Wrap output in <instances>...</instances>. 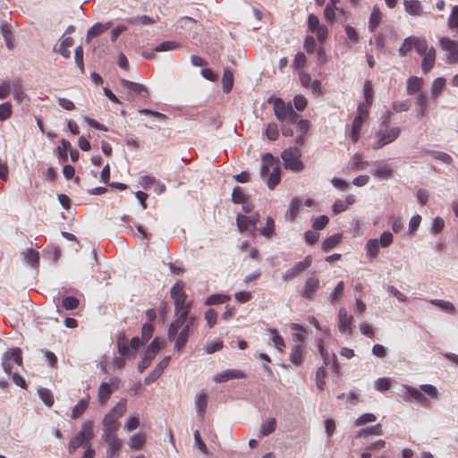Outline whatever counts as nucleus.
I'll return each mask as SVG.
<instances>
[{
    "label": "nucleus",
    "instance_id": "f257e3e1",
    "mask_svg": "<svg viewBox=\"0 0 458 458\" xmlns=\"http://www.w3.org/2000/svg\"><path fill=\"white\" fill-rule=\"evenodd\" d=\"M196 318L188 315L184 318H175L169 325L167 339L174 342V351L181 352L186 345L191 332L194 329Z\"/></svg>",
    "mask_w": 458,
    "mask_h": 458
},
{
    "label": "nucleus",
    "instance_id": "f03ea898",
    "mask_svg": "<svg viewBox=\"0 0 458 458\" xmlns=\"http://www.w3.org/2000/svg\"><path fill=\"white\" fill-rule=\"evenodd\" d=\"M403 393L402 396L405 402L414 401L421 407L427 409L431 407V403L429 400L425 396V394L433 400L439 399V393L437 388L431 384L420 385V388H416L409 385H403Z\"/></svg>",
    "mask_w": 458,
    "mask_h": 458
},
{
    "label": "nucleus",
    "instance_id": "7ed1b4c3",
    "mask_svg": "<svg viewBox=\"0 0 458 458\" xmlns=\"http://www.w3.org/2000/svg\"><path fill=\"white\" fill-rule=\"evenodd\" d=\"M390 122L391 113L386 112L381 117V122L376 133L375 141L372 144L373 149H380L394 142L400 136L402 131L401 128L397 126L391 127Z\"/></svg>",
    "mask_w": 458,
    "mask_h": 458
},
{
    "label": "nucleus",
    "instance_id": "20e7f679",
    "mask_svg": "<svg viewBox=\"0 0 458 458\" xmlns=\"http://www.w3.org/2000/svg\"><path fill=\"white\" fill-rule=\"evenodd\" d=\"M267 102L273 105L275 116L281 124H293L299 119V114L291 102H284L282 98L274 97H269Z\"/></svg>",
    "mask_w": 458,
    "mask_h": 458
},
{
    "label": "nucleus",
    "instance_id": "39448f33",
    "mask_svg": "<svg viewBox=\"0 0 458 458\" xmlns=\"http://www.w3.org/2000/svg\"><path fill=\"white\" fill-rule=\"evenodd\" d=\"M126 409V400L122 399L104 416L102 420V436L116 435L115 432L120 427L119 420L125 413Z\"/></svg>",
    "mask_w": 458,
    "mask_h": 458
},
{
    "label": "nucleus",
    "instance_id": "423d86ee",
    "mask_svg": "<svg viewBox=\"0 0 458 458\" xmlns=\"http://www.w3.org/2000/svg\"><path fill=\"white\" fill-rule=\"evenodd\" d=\"M170 296L174 301L176 318H182L190 315L191 303H186L187 295L184 292V283L182 281H177L172 286Z\"/></svg>",
    "mask_w": 458,
    "mask_h": 458
},
{
    "label": "nucleus",
    "instance_id": "0eeeda50",
    "mask_svg": "<svg viewBox=\"0 0 458 458\" xmlns=\"http://www.w3.org/2000/svg\"><path fill=\"white\" fill-rule=\"evenodd\" d=\"M93 437L92 422L90 420L83 422L81 430L69 442V453L73 454L80 446L89 443Z\"/></svg>",
    "mask_w": 458,
    "mask_h": 458
},
{
    "label": "nucleus",
    "instance_id": "6e6552de",
    "mask_svg": "<svg viewBox=\"0 0 458 458\" xmlns=\"http://www.w3.org/2000/svg\"><path fill=\"white\" fill-rule=\"evenodd\" d=\"M301 156V150L297 147L284 149L281 154L284 168L295 173L301 172L304 167Z\"/></svg>",
    "mask_w": 458,
    "mask_h": 458
},
{
    "label": "nucleus",
    "instance_id": "1a4fd4ad",
    "mask_svg": "<svg viewBox=\"0 0 458 458\" xmlns=\"http://www.w3.org/2000/svg\"><path fill=\"white\" fill-rule=\"evenodd\" d=\"M22 363L21 350L13 348L6 351L2 357V366L4 371L11 375L13 365L21 366Z\"/></svg>",
    "mask_w": 458,
    "mask_h": 458
},
{
    "label": "nucleus",
    "instance_id": "9d476101",
    "mask_svg": "<svg viewBox=\"0 0 458 458\" xmlns=\"http://www.w3.org/2000/svg\"><path fill=\"white\" fill-rule=\"evenodd\" d=\"M119 384L120 379L116 377H111L108 382L100 384L98 390V399L100 404L106 403L111 394L119 388Z\"/></svg>",
    "mask_w": 458,
    "mask_h": 458
},
{
    "label": "nucleus",
    "instance_id": "9b49d317",
    "mask_svg": "<svg viewBox=\"0 0 458 458\" xmlns=\"http://www.w3.org/2000/svg\"><path fill=\"white\" fill-rule=\"evenodd\" d=\"M160 348V342L158 341L157 338H155L148 346L146 352L142 356L141 360L138 363L137 368L140 373L150 366L152 360L155 359Z\"/></svg>",
    "mask_w": 458,
    "mask_h": 458
},
{
    "label": "nucleus",
    "instance_id": "f8f14e48",
    "mask_svg": "<svg viewBox=\"0 0 458 458\" xmlns=\"http://www.w3.org/2000/svg\"><path fill=\"white\" fill-rule=\"evenodd\" d=\"M312 263V257L308 255L304 258L303 260L297 262L293 267L287 269L282 276V279L284 281H291L292 279L297 277L301 273L306 270L309 267H310Z\"/></svg>",
    "mask_w": 458,
    "mask_h": 458
},
{
    "label": "nucleus",
    "instance_id": "ddd939ff",
    "mask_svg": "<svg viewBox=\"0 0 458 458\" xmlns=\"http://www.w3.org/2000/svg\"><path fill=\"white\" fill-rule=\"evenodd\" d=\"M439 45L444 51L448 53L446 63L454 64L458 61V42L449 38H441Z\"/></svg>",
    "mask_w": 458,
    "mask_h": 458
},
{
    "label": "nucleus",
    "instance_id": "4468645a",
    "mask_svg": "<svg viewBox=\"0 0 458 458\" xmlns=\"http://www.w3.org/2000/svg\"><path fill=\"white\" fill-rule=\"evenodd\" d=\"M103 441L107 445L106 456L107 458H117L120 456V450L123 445V441L117 437L116 435L101 436Z\"/></svg>",
    "mask_w": 458,
    "mask_h": 458
},
{
    "label": "nucleus",
    "instance_id": "2eb2a0df",
    "mask_svg": "<svg viewBox=\"0 0 458 458\" xmlns=\"http://www.w3.org/2000/svg\"><path fill=\"white\" fill-rule=\"evenodd\" d=\"M353 317L341 308L338 311V329L342 334L352 335Z\"/></svg>",
    "mask_w": 458,
    "mask_h": 458
},
{
    "label": "nucleus",
    "instance_id": "dca6fc26",
    "mask_svg": "<svg viewBox=\"0 0 458 458\" xmlns=\"http://www.w3.org/2000/svg\"><path fill=\"white\" fill-rule=\"evenodd\" d=\"M259 219V214L254 213L250 216L245 215L238 214L236 217V224L240 232L248 231L250 229H254L256 227V224Z\"/></svg>",
    "mask_w": 458,
    "mask_h": 458
},
{
    "label": "nucleus",
    "instance_id": "f3484780",
    "mask_svg": "<svg viewBox=\"0 0 458 458\" xmlns=\"http://www.w3.org/2000/svg\"><path fill=\"white\" fill-rule=\"evenodd\" d=\"M246 377L245 373L239 369H226L214 376L213 380L216 383H225L230 379H240Z\"/></svg>",
    "mask_w": 458,
    "mask_h": 458
},
{
    "label": "nucleus",
    "instance_id": "a211bd4d",
    "mask_svg": "<svg viewBox=\"0 0 458 458\" xmlns=\"http://www.w3.org/2000/svg\"><path fill=\"white\" fill-rule=\"evenodd\" d=\"M170 356H165L161 361H159L156 368L145 377L144 383L146 385H148L156 381L166 369L170 362Z\"/></svg>",
    "mask_w": 458,
    "mask_h": 458
},
{
    "label": "nucleus",
    "instance_id": "6ab92c4d",
    "mask_svg": "<svg viewBox=\"0 0 458 458\" xmlns=\"http://www.w3.org/2000/svg\"><path fill=\"white\" fill-rule=\"evenodd\" d=\"M120 83L123 87L129 89L130 92L128 94V99H131V93H135V94L140 95L144 98H146L148 95V89L142 84L132 82V81H130L125 79H122L120 81Z\"/></svg>",
    "mask_w": 458,
    "mask_h": 458
},
{
    "label": "nucleus",
    "instance_id": "aec40b11",
    "mask_svg": "<svg viewBox=\"0 0 458 458\" xmlns=\"http://www.w3.org/2000/svg\"><path fill=\"white\" fill-rule=\"evenodd\" d=\"M21 257L23 261V263L29 265L30 267L33 268H38L39 266V253L29 248L25 250L24 251L21 252Z\"/></svg>",
    "mask_w": 458,
    "mask_h": 458
},
{
    "label": "nucleus",
    "instance_id": "412c9836",
    "mask_svg": "<svg viewBox=\"0 0 458 458\" xmlns=\"http://www.w3.org/2000/svg\"><path fill=\"white\" fill-rule=\"evenodd\" d=\"M319 287V280L316 277H310L306 280L301 292V296L305 299L311 300L314 293Z\"/></svg>",
    "mask_w": 458,
    "mask_h": 458
},
{
    "label": "nucleus",
    "instance_id": "4be33fe9",
    "mask_svg": "<svg viewBox=\"0 0 458 458\" xmlns=\"http://www.w3.org/2000/svg\"><path fill=\"white\" fill-rule=\"evenodd\" d=\"M404 10L412 16H422L424 14L422 5L419 0H405Z\"/></svg>",
    "mask_w": 458,
    "mask_h": 458
},
{
    "label": "nucleus",
    "instance_id": "5701e85b",
    "mask_svg": "<svg viewBox=\"0 0 458 458\" xmlns=\"http://www.w3.org/2000/svg\"><path fill=\"white\" fill-rule=\"evenodd\" d=\"M112 26V21L106 23L97 22L87 32V41L106 32Z\"/></svg>",
    "mask_w": 458,
    "mask_h": 458
},
{
    "label": "nucleus",
    "instance_id": "b1692460",
    "mask_svg": "<svg viewBox=\"0 0 458 458\" xmlns=\"http://www.w3.org/2000/svg\"><path fill=\"white\" fill-rule=\"evenodd\" d=\"M423 59L421 62V69L426 73L430 71L436 61V50L434 47H430L428 52L422 55Z\"/></svg>",
    "mask_w": 458,
    "mask_h": 458
},
{
    "label": "nucleus",
    "instance_id": "393cba45",
    "mask_svg": "<svg viewBox=\"0 0 458 458\" xmlns=\"http://www.w3.org/2000/svg\"><path fill=\"white\" fill-rule=\"evenodd\" d=\"M0 32L8 49H12L13 47V38L11 25L6 21H2L0 23Z\"/></svg>",
    "mask_w": 458,
    "mask_h": 458
},
{
    "label": "nucleus",
    "instance_id": "a878e982",
    "mask_svg": "<svg viewBox=\"0 0 458 458\" xmlns=\"http://www.w3.org/2000/svg\"><path fill=\"white\" fill-rule=\"evenodd\" d=\"M207 405H208L207 394H205L203 392L199 393L196 396L195 406H196L198 417L201 420L204 418V413H205Z\"/></svg>",
    "mask_w": 458,
    "mask_h": 458
},
{
    "label": "nucleus",
    "instance_id": "bb28decb",
    "mask_svg": "<svg viewBox=\"0 0 458 458\" xmlns=\"http://www.w3.org/2000/svg\"><path fill=\"white\" fill-rule=\"evenodd\" d=\"M423 85V80L416 76H411L407 80V93L409 95H414L420 91Z\"/></svg>",
    "mask_w": 458,
    "mask_h": 458
},
{
    "label": "nucleus",
    "instance_id": "cd10ccee",
    "mask_svg": "<svg viewBox=\"0 0 458 458\" xmlns=\"http://www.w3.org/2000/svg\"><path fill=\"white\" fill-rule=\"evenodd\" d=\"M380 247L377 239H370L367 242L365 250L369 260H373L378 255Z\"/></svg>",
    "mask_w": 458,
    "mask_h": 458
},
{
    "label": "nucleus",
    "instance_id": "c85d7f7f",
    "mask_svg": "<svg viewBox=\"0 0 458 458\" xmlns=\"http://www.w3.org/2000/svg\"><path fill=\"white\" fill-rule=\"evenodd\" d=\"M303 346L301 344H295L290 352V360L294 365H301L303 361Z\"/></svg>",
    "mask_w": 458,
    "mask_h": 458
},
{
    "label": "nucleus",
    "instance_id": "c756f323",
    "mask_svg": "<svg viewBox=\"0 0 458 458\" xmlns=\"http://www.w3.org/2000/svg\"><path fill=\"white\" fill-rule=\"evenodd\" d=\"M368 435L381 436L383 435V429L381 424H376L374 426L363 428L356 433V437H365Z\"/></svg>",
    "mask_w": 458,
    "mask_h": 458
},
{
    "label": "nucleus",
    "instance_id": "7c9ffc66",
    "mask_svg": "<svg viewBox=\"0 0 458 458\" xmlns=\"http://www.w3.org/2000/svg\"><path fill=\"white\" fill-rule=\"evenodd\" d=\"M416 105H417V117L420 118L426 114L428 109V99L427 96L423 92H420L416 98Z\"/></svg>",
    "mask_w": 458,
    "mask_h": 458
},
{
    "label": "nucleus",
    "instance_id": "2f4dec72",
    "mask_svg": "<svg viewBox=\"0 0 458 458\" xmlns=\"http://www.w3.org/2000/svg\"><path fill=\"white\" fill-rule=\"evenodd\" d=\"M276 427V421L274 418H269L262 422L259 433V437H266L275 431Z\"/></svg>",
    "mask_w": 458,
    "mask_h": 458
},
{
    "label": "nucleus",
    "instance_id": "473e14b6",
    "mask_svg": "<svg viewBox=\"0 0 458 458\" xmlns=\"http://www.w3.org/2000/svg\"><path fill=\"white\" fill-rule=\"evenodd\" d=\"M369 162L363 161L359 154H355L350 160L347 168L351 171L364 170Z\"/></svg>",
    "mask_w": 458,
    "mask_h": 458
},
{
    "label": "nucleus",
    "instance_id": "72a5a7b5",
    "mask_svg": "<svg viewBox=\"0 0 458 458\" xmlns=\"http://www.w3.org/2000/svg\"><path fill=\"white\" fill-rule=\"evenodd\" d=\"M274 165V157L270 153H266L262 157V165L260 167V176L265 177L268 174L270 167Z\"/></svg>",
    "mask_w": 458,
    "mask_h": 458
},
{
    "label": "nucleus",
    "instance_id": "f704fd0d",
    "mask_svg": "<svg viewBox=\"0 0 458 458\" xmlns=\"http://www.w3.org/2000/svg\"><path fill=\"white\" fill-rule=\"evenodd\" d=\"M363 116H355L352 124L351 138L353 142H357L360 138V131L363 124Z\"/></svg>",
    "mask_w": 458,
    "mask_h": 458
},
{
    "label": "nucleus",
    "instance_id": "c9c22d12",
    "mask_svg": "<svg viewBox=\"0 0 458 458\" xmlns=\"http://www.w3.org/2000/svg\"><path fill=\"white\" fill-rule=\"evenodd\" d=\"M393 169L389 165H381L372 173V174L379 179L387 180L392 176Z\"/></svg>",
    "mask_w": 458,
    "mask_h": 458
},
{
    "label": "nucleus",
    "instance_id": "e433bc0d",
    "mask_svg": "<svg viewBox=\"0 0 458 458\" xmlns=\"http://www.w3.org/2000/svg\"><path fill=\"white\" fill-rule=\"evenodd\" d=\"M259 233L265 238H271L275 233V221L271 216L266 219V225L259 228Z\"/></svg>",
    "mask_w": 458,
    "mask_h": 458
},
{
    "label": "nucleus",
    "instance_id": "4c0bfd02",
    "mask_svg": "<svg viewBox=\"0 0 458 458\" xmlns=\"http://www.w3.org/2000/svg\"><path fill=\"white\" fill-rule=\"evenodd\" d=\"M145 440L146 438L143 433H136L130 437L128 445L132 450H138L143 445Z\"/></svg>",
    "mask_w": 458,
    "mask_h": 458
},
{
    "label": "nucleus",
    "instance_id": "58836bf2",
    "mask_svg": "<svg viewBox=\"0 0 458 458\" xmlns=\"http://www.w3.org/2000/svg\"><path fill=\"white\" fill-rule=\"evenodd\" d=\"M341 239H342V236L339 233H335V234L327 237L322 242V250L324 251H328V250L334 249L340 242Z\"/></svg>",
    "mask_w": 458,
    "mask_h": 458
},
{
    "label": "nucleus",
    "instance_id": "ea45409f",
    "mask_svg": "<svg viewBox=\"0 0 458 458\" xmlns=\"http://www.w3.org/2000/svg\"><path fill=\"white\" fill-rule=\"evenodd\" d=\"M223 90L225 93L231 91L233 86V74L229 69H225L222 77Z\"/></svg>",
    "mask_w": 458,
    "mask_h": 458
},
{
    "label": "nucleus",
    "instance_id": "a19ab883",
    "mask_svg": "<svg viewBox=\"0 0 458 458\" xmlns=\"http://www.w3.org/2000/svg\"><path fill=\"white\" fill-rule=\"evenodd\" d=\"M140 426V416L138 413H131L123 425L125 431L131 432Z\"/></svg>",
    "mask_w": 458,
    "mask_h": 458
},
{
    "label": "nucleus",
    "instance_id": "79ce46f5",
    "mask_svg": "<svg viewBox=\"0 0 458 458\" xmlns=\"http://www.w3.org/2000/svg\"><path fill=\"white\" fill-rule=\"evenodd\" d=\"M230 299L229 295L226 294H212L208 296L205 301V305L211 306V305H218L226 302Z\"/></svg>",
    "mask_w": 458,
    "mask_h": 458
},
{
    "label": "nucleus",
    "instance_id": "37998d69",
    "mask_svg": "<svg viewBox=\"0 0 458 458\" xmlns=\"http://www.w3.org/2000/svg\"><path fill=\"white\" fill-rule=\"evenodd\" d=\"M280 168L278 166L274 167L267 181V185L270 190H273L280 182Z\"/></svg>",
    "mask_w": 458,
    "mask_h": 458
},
{
    "label": "nucleus",
    "instance_id": "c03bdc74",
    "mask_svg": "<svg viewBox=\"0 0 458 458\" xmlns=\"http://www.w3.org/2000/svg\"><path fill=\"white\" fill-rule=\"evenodd\" d=\"M381 13L377 7H374L369 16V30L374 31L380 23Z\"/></svg>",
    "mask_w": 458,
    "mask_h": 458
},
{
    "label": "nucleus",
    "instance_id": "a18cd8bd",
    "mask_svg": "<svg viewBox=\"0 0 458 458\" xmlns=\"http://www.w3.org/2000/svg\"><path fill=\"white\" fill-rule=\"evenodd\" d=\"M301 200L299 198H293L290 203L289 208L286 211V216L293 220L300 210L301 206Z\"/></svg>",
    "mask_w": 458,
    "mask_h": 458
},
{
    "label": "nucleus",
    "instance_id": "49530a36",
    "mask_svg": "<svg viewBox=\"0 0 458 458\" xmlns=\"http://www.w3.org/2000/svg\"><path fill=\"white\" fill-rule=\"evenodd\" d=\"M413 47L417 53L423 55L428 52V42L425 38L414 37Z\"/></svg>",
    "mask_w": 458,
    "mask_h": 458
},
{
    "label": "nucleus",
    "instance_id": "de8ad7c7",
    "mask_svg": "<svg viewBox=\"0 0 458 458\" xmlns=\"http://www.w3.org/2000/svg\"><path fill=\"white\" fill-rule=\"evenodd\" d=\"M445 85V80L444 78H442V77L437 78L433 81L432 86H431L432 98H437L440 95L442 90L444 89Z\"/></svg>",
    "mask_w": 458,
    "mask_h": 458
},
{
    "label": "nucleus",
    "instance_id": "09e8293b",
    "mask_svg": "<svg viewBox=\"0 0 458 458\" xmlns=\"http://www.w3.org/2000/svg\"><path fill=\"white\" fill-rule=\"evenodd\" d=\"M40 400L47 406L51 407L54 404V396L50 390L47 388H40L38 390Z\"/></svg>",
    "mask_w": 458,
    "mask_h": 458
},
{
    "label": "nucleus",
    "instance_id": "8fccbe9b",
    "mask_svg": "<svg viewBox=\"0 0 458 458\" xmlns=\"http://www.w3.org/2000/svg\"><path fill=\"white\" fill-rule=\"evenodd\" d=\"M88 405H89L88 399H81L72 409V418L77 419V418L81 417L84 413V411L87 410Z\"/></svg>",
    "mask_w": 458,
    "mask_h": 458
},
{
    "label": "nucleus",
    "instance_id": "3c124183",
    "mask_svg": "<svg viewBox=\"0 0 458 458\" xmlns=\"http://www.w3.org/2000/svg\"><path fill=\"white\" fill-rule=\"evenodd\" d=\"M268 333L271 335V341L273 342L275 347L282 352L283 348L285 346L284 341L282 336L278 334L276 329L271 328L268 330Z\"/></svg>",
    "mask_w": 458,
    "mask_h": 458
},
{
    "label": "nucleus",
    "instance_id": "603ef678",
    "mask_svg": "<svg viewBox=\"0 0 458 458\" xmlns=\"http://www.w3.org/2000/svg\"><path fill=\"white\" fill-rule=\"evenodd\" d=\"M72 44V38H62L61 44L58 49L60 55H62L64 58H69L71 55V52L69 51V47Z\"/></svg>",
    "mask_w": 458,
    "mask_h": 458
},
{
    "label": "nucleus",
    "instance_id": "864d4df0",
    "mask_svg": "<svg viewBox=\"0 0 458 458\" xmlns=\"http://www.w3.org/2000/svg\"><path fill=\"white\" fill-rule=\"evenodd\" d=\"M128 21L131 24L151 25L156 22V20L148 15H140L129 18Z\"/></svg>",
    "mask_w": 458,
    "mask_h": 458
},
{
    "label": "nucleus",
    "instance_id": "5fc2aeb1",
    "mask_svg": "<svg viewBox=\"0 0 458 458\" xmlns=\"http://www.w3.org/2000/svg\"><path fill=\"white\" fill-rule=\"evenodd\" d=\"M414 36H410L404 38L403 44L399 48V55L401 56H406L413 47Z\"/></svg>",
    "mask_w": 458,
    "mask_h": 458
},
{
    "label": "nucleus",
    "instance_id": "6e6d98bb",
    "mask_svg": "<svg viewBox=\"0 0 458 458\" xmlns=\"http://www.w3.org/2000/svg\"><path fill=\"white\" fill-rule=\"evenodd\" d=\"M425 153L431 154L435 159L440 160L445 164H450L453 161L452 157L445 152L427 149Z\"/></svg>",
    "mask_w": 458,
    "mask_h": 458
},
{
    "label": "nucleus",
    "instance_id": "4d7b16f0",
    "mask_svg": "<svg viewBox=\"0 0 458 458\" xmlns=\"http://www.w3.org/2000/svg\"><path fill=\"white\" fill-rule=\"evenodd\" d=\"M291 328L293 331H295L293 335L294 341H299V342L304 341V339L306 338V331L302 326L296 324V323H293L291 325Z\"/></svg>",
    "mask_w": 458,
    "mask_h": 458
},
{
    "label": "nucleus",
    "instance_id": "13d9d810",
    "mask_svg": "<svg viewBox=\"0 0 458 458\" xmlns=\"http://www.w3.org/2000/svg\"><path fill=\"white\" fill-rule=\"evenodd\" d=\"M448 27L453 30H456L458 34V5H454L453 7L448 19Z\"/></svg>",
    "mask_w": 458,
    "mask_h": 458
},
{
    "label": "nucleus",
    "instance_id": "bf43d9fd",
    "mask_svg": "<svg viewBox=\"0 0 458 458\" xmlns=\"http://www.w3.org/2000/svg\"><path fill=\"white\" fill-rule=\"evenodd\" d=\"M430 302L446 312H454V306L452 302L444 300H431Z\"/></svg>",
    "mask_w": 458,
    "mask_h": 458
},
{
    "label": "nucleus",
    "instance_id": "052dcab7",
    "mask_svg": "<svg viewBox=\"0 0 458 458\" xmlns=\"http://www.w3.org/2000/svg\"><path fill=\"white\" fill-rule=\"evenodd\" d=\"M79 303H80L79 300L73 296L64 297L62 301V306L66 310H72L77 309L79 306Z\"/></svg>",
    "mask_w": 458,
    "mask_h": 458
},
{
    "label": "nucleus",
    "instance_id": "680f3d73",
    "mask_svg": "<svg viewBox=\"0 0 458 458\" xmlns=\"http://www.w3.org/2000/svg\"><path fill=\"white\" fill-rule=\"evenodd\" d=\"M344 291V284L343 281H340L337 284V285L335 286V288L334 289V291L329 294L328 300L331 302L337 301L340 297H342Z\"/></svg>",
    "mask_w": 458,
    "mask_h": 458
},
{
    "label": "nucleus",
    "instance_id": "e2e57ef3",
    "mask_svg": "<svg viewBox=\"0 0 458 458\" xmlns=\"http://www.w3.org/2000/svg\"><path fill=\"white\" fill-rule=\"evenodd\" d=\"M325 377H326L325 369L323 367L318 368L316 372V385H317V387L320 391L324 390V388H325V386H326Z\"/></svg>",
    "mask_w": 458,
    "mask_h": 458
},
{
    "label": "nucleus",
    "instance_id": "0e129e2a",
    "mask_svg": "<svg viewBox=\"0 0 458 458\" xmlns=\"http://www.w3.org/2000/svg\"><path fill=\"white\" fill-rule=\"evenodd\" d=\"M180 45L174 41H165L156 47L155 51L165 52L179 48Z\"/></svg>",
    "mask_w": 458,
    "mask_h": 458
},
{
    "label": "nucleus",
    "instance_id": "69168bd1",
    "mask_svg": "<svg viewBox=\"0 0 458 458\" xmlns=\"http://www.w3.org/2000/svg\"><path fill=\"white\" fill-rule=\"evenodd\" d=\"M363 95L365 98V102L368 104V106H370L373 101V89L369 81H366L364 83Z\"/></svg>",
    "mask_w": 458,
    "mask_h": 458
},
{
    "label": "nucleus",
    "instance_id": "338daca9",
    "mask_svg": "<svg viewBox=\"0 0 458 458\" xmlns=\"http://www.w3.org/2000/svg\"><path fill=\"white\" fill-rule=\"evenodd\" d=\"M375 388L379 392L386 391L391 386V382L388 377H380L375 381Z\"/></svg>",
    "mask_w": 458,
    "mask_h": 458
},
{
    "label": "nucleus",
    "instance_id": "774afa93",
    "mask_svg": "<svg viewBox=\"0 0 458 458\" xmlns=\"http://www.w3.org/2000/svg\"><path fill=\"white\" fill-rule=\"evenodd\" d=\"M312 222V226L315 230H321L328 224L329 218L322 215L313 218Z\"/></svg>",
    "mask_w": 458,
    "mask_h": 458
}]
</instances>
